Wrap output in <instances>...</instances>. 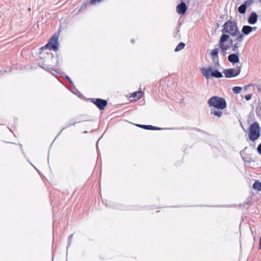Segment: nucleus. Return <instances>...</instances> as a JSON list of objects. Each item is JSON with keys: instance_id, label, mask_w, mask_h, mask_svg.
I'll list each match as a JSON object with an SVG mask.
<instances>
[{"instance_id": "19", "label": "nucleus", "mask_w": 261, "mask_h": 261, "mask_svg": "<svg viewBox=\"0 0 261 261\" xmlns=\"http://www.w3.org/2000/svg\"><path fill=\"white\" fill-rule=\"evenodd\" d=\"M186 46V44L185 43L182 42H179L178 45L176 46V47L174 49L175 52H178L182 49H183Z\"/></svg>"}, {"instance_id": "3", "label": "nucleus", "mask_w": 261, "mask_h": 261, "mask_svg": "<svg viewBox=\"0 0 261 261\" xmlns=\"http://www.w3.org/2000/svg\"><path fill=\"white\" fill-rule=\"evenodd\" d=\"M222 33L230 34L232 37H237L239 34V29L236 20H228L223 25Z\"/></svg>"}, {"instance_id": "56", "label": "nucleus", "mask_w": 261, "mask_h": 261, "mask_svg": "<svg viewBox=\"0 0 261 261\" xmlns=\"http://www.w3.org/2000/svg\"><path fill=\"white\" fill-rule=\"evenodd\" d=\"M252 146H253V147L255 146V144L253 145V144H252Z\"/></svg>"}, {"instance_id": "42", "label": "nucleus", "mask_w": 261, "mask_h": 261, "mask_svg": "<svg viewBox=\"0 0 261 261\" xmlns=\"http://www.w3.org/2000/svg\"><path fill=\"white\" fill-rule=\"evenodd\" d=\"M19 145H20V147H21V148L22 152V153H23L24 152H23V149H22V145H21V144H19Z\"/></svg>"}, {"instance_id": "12", "label": "nucleus", "mask_w": 261, "mask_h": 261, "mask_svg": "<svg viewBox=\"0 0 261 261\" xmlns=\"http://www.w3.org/2000/svg\"><path fill=\"white\" fill-rule=\"evenodd\" d=\"M228 61L232 65L240 62L239 53L238 52L231 53L227 57Z\"/></svg>"}, {"instance_id": "15", "label": "nucleus", "mask_w": 261, "mask_h": 261, "mask_svg": "<svg viewBox=\"0 0 261 261\" xmlns=\"http://www.w3.org/2000/svg\"><path fill=\"white\" fill-rule=\"evenodd\" d=\"M258 20V15L255 11H252L250 13L247 19L248 23L250 25L255 24Z\"/></svg>"}, {"instance_id": "45", "label": "nucleus", "mask_w": 261, "mask_h": 261, "mask_svg": "<svg viewBox=\"0 0 261 261\" xmlns=\"http://www.w3.org/2000/svg\"><path fill=\"white\" fill-rule=\"evenodd\" d=\"M257 90H258V91H261V89H260V88H259V87H258V88H257Z\"/></svg>"}, {"instance_id": "44", "label": "nucleus", "mask_w": 261, "mask_h": 261, "mask_svg": "<svg viewBox=\"0 0 261 261\" xmlns=\"http://www.w3.org/2000/svg\"><path fill=\"white\" fill-rule=\"evenodd\" d=\"M83 133H84V134H87V133H88V132H87V131H86V130H85V131H84V132H83Z\"/></svg>"}, {"instance_id": "41", "label": "nucleus", "mask_w": 261, "mask_h": 261, "mask_svg": "<svg viewBox=\"0 0 261 261\" xmlns=\"http://www.w3.org/2000/svg\"><path fill=\"white\" fill-rule=\"evenodd\" d=\"M10 71V70H7V69H5V70H4V73H7V72H8V71Z\"/></svg>"}, {"instance_id": "20", "label": "nucleus", "mask_w": 261, "mask_h": 261, "mask_svg": "<svg viewBox=\"0 0 261 261\" xmlns=\"http://www.w3.org/2000/svg\"><path fill=\"white\" fill-rule=\"evenodd\" d=\"M238 10L239 13L245 14L246 12L247 8L245 5L242 4L238 7Z\"/></svg>"}, {"instance_id": "55", "label": "nucleus", "mask_w": 261, "mask_h": 261, "mask_svg": "<svg viewBox=\"0 0 261 261\" xmlns=\"http://www.w3.org/2000/svg\"><path fill=\"white\" fill-rule=\"evenodd\" d=\"M252 146H253V147L255 146V144L253 145V144H252Z\"/></svg>"}, {"instance_id": "50", "label": "nucleus", "mask_w": 261, "mask_h": 261, "mask_svg": "<svg viewBox=\"0 0 261 261\" xmlns=\"http://www.w3.org/2000/svg\"><path fill=\"white\" fill-rule=\"evenodd\" d=\"M198 132H203V131L201 130H200V129H197Z\"/></svg>"}, {"instance_id": "29", "label": "nucleus", "mask_w": 261, "mask_h": 261, "mask_svg": "<svg viewBox=\"0 0 261 261\" xmlns=\"http://www.w3.org/2000/svg\"><path fill=\"white\" fill-rule=\"evenodd\" d=\"M250 205V202L248 201H245L242 204H240L239 205V206H243L244 207H245L246 209H247L249 205Z\"/></svg>"}, {"instance_id": "32", "label": "nucleus", "mask_w": 261, "mask_h": 261, "mask_svg": "<svg viewBox=\"0 0 261 261\" xmlns=\"http://www.w3.org/2000/svg\"><path fill=\"white\" fill-rule=\"evenodd\" d=\"M252 95L251 94H247V95H246L245 96H244V98L247 100V101H249L251 99V97H252Z\"/></svg>"}, {"instance_id": "23", "label": "nucleus", "mask_w": 261, "mask_h": 261, "mask_svg": "<svg viewBox=\"0 0 261 261\" xmlns=\"http://www.w3.org/2000/svg\"><path fill=\"white\" fill-rule=\"evenodd\" d=\"M180 26L176 27V31L173 33V36L175 38L179 39L180 38L179 34Z\"/></svg>"}, {"instance_id": "34", "label": "nucleus", "mask_w": 261, "mask_h": 261, "mask_svg": "<svg viewBox=\"0 0 261 261\" xmlns=\"http://www.w3.org/2000/svg\"><path fill=\"white\" fill-rule=\"evenodd\" d=\"M257 151L258 154L261 155V143L259 144L257 147Z\"/></svg>"}, {"instance_id": "13", "label": "nucleus", "mask_w": 261, "mask_h": 261, "mask_svg": "<svg viewBox=\"0 0 261 261\" xmlns=\"http://www.w3.org/2000/svg\"><path fill=\"white\" fill-rule=\"evenodd\" d=\"M45 60L42 62H39L38 63V66L43 69L44 70L48 71L51 73L53 75L56 76L53 73L51 72V71H54L57 73H59L58 69L53 68L50 66V65L45 64Z\"/></svg>"}, {"instance_id": "27", "label": "nucleus", "mask_w": 261, "mask_h": 261, "mask_svg": "<svg viewBox=\"0 0 261 261\" xmlns=\"http://www.w3.org/2000/svg\"><path fill=\"white\" fill-rule=\"evenodd\" d=\"M255 112L256 114V115L258 117L260 118L261 119V106H258L256 107Z\"/></svg>"}, {"instance_id": "17", "label": "nucleus", "mask_w": 261, "mask_h": 261, "mask_svg": "<svg viewBox=\"0 0 261 261\" xmlns=\"http://www.w3.org/2000/svg\"><path fill=\"white\" fill-rule=\"evenodd\" d=\"M222 110H218V109H215L213 111L211 110L210 114H211V115L216 116L218 118H220L222 115V112L221 111Z\"/></svg>"}, {"instance_id": "54", "label": "nucleus", "mask_w": 261, "mask_h": 261, "mask_svg": "<svg viewBox=\"0 0 261 261\" xmlns=\"http://www.w3.org/2000/svg\"><path fill=\"white\" fill-rule=\"evenodd\" d=\"M258 1L261 4V0H258Z\"/></svg>"}, {"instance_id": "22", "label": "nucleus", "mask_w": 261, "mask_h": 261, "mask_svg": "<svg viewBox=\"0 0 261 261\" xmlns=\"http://www.w3.org/2000/svg\"><path fill=\"white\" fill-rule=\"evenodd\" d=\"M73 90H71V89H69L72 93L75 94V95H76L79 97L80 98H82V97L83 96V94L80 92L77 89L75 88V87L74 86V87H73Z\"/></svg>"}, {"instance_id": "40", "label": "nucleus", "mask_w": 261, "mask_h": 261, "mask_svg": "<svg viewBox=\"0 0 261 261\" xmlns=\"http://www.w3.org/2000/svg\"><path fill=\"white\" fill-rule=\"evenodd\" d=\"M130 42L132 43L133 44H134L135 43V40L134 39H132L131 40H130Z\"/></svg>"}, {"instance_id": "38", "label": "nucleus", "mask_w": 261, "mask_h": 261, "mask_svg": "<svg viewBox=\"0 0 261 261\" xmlns=\"http://www.w3.org/2000/svg\"><path fill=\"white\" fill-rule=\"evenodd\" d=\"M251 86V85H246L244 87V89L245 90H247L248 88Z\"/></svg>"}, {"instance_id": "35", "label": "nucleus", "mask_w": 261, "mask_h": 261, "mask_svg": "<svg viewBox=\"0 0 261 261\" xmlns=\"http://www.w3.org/2000/svg\"><path fill=\"white\" fill-rule=\"evenodd\" d=\"M250 31H251V32H252V31H256V30L257 29V28L256 27H251L250 25Z\"/></svg>"}, {"instance_id": "11", "label": "nucleus", "mask_w": 261, "mask_h": 261, "mask_svg": "<svg viewBox=\"0 0 261 261\" xmlns=\"http://www.w3.org/2000/svg\"><path fill=\"white\" fill-rule=\"evenodd\" d=\"M188 9V6L186 5V3L184 1H181V2L177 5L176 6V12L180 15H184Z\"/></svg>"}, {"instance_id": "6", "label": "nucleus", "mask_w": 261, "mask_h": 261, "mask_svg": "<svg viewBox=\"0 0 261 261\" xmlns=\"http://www.w3.org/2000/svg\"><path fill=\"white\" fill-rule=\"evenodd\" d=\"M260 127L257 121L250 125L248 128V137L250 141L254 142L260 136Z\"/></svg>"}, {"instance_id": "4", "label": "nucleus", "mask_w": 261, "mask_h": 261, "mask_svg": "<svg viewBox=\"0 0 261 261\" xmlns=\"http://www.w3.org/2000/svg\"><path fill=\"white\" fill-rule=\"evenodd\" d=\"M207 104L210 108L218 110H224L227 107V102L225 98L218 96H212L208 99Z\"/></svg>"}, {"instance_id": "46", "label": "nucleus", "mask_w": 261, "mask_h": 261, "mask_svg": "<svg viewBox=\"0 0 261 261\" xmlns=\"http://www.w3.org/2000/svg\"><path fill=\"white\" fill-rule=\"evenodd\" d=\"M241 125L242 127V128H243L244 131H245V129H244V127H243V126L242 123H241Z\"/></svg>"}, {"instance_id": "47", "label": "nucleus", "mask_w": 261, "mask_h": 261, "mask_svg": "<svg viewBox=\"0 0 261 261\" xmlns=\"http://www.w3.org/2000/svg\"><path fill=\"white\" fill-rule=\"evenodd\" d=\"M97 142H98V141ZM96 147H97V150H98V142H97V144H96Z\"/></svg>"}, {"instance_id": "21", "label": "nucleus", "mask_w": 261, "mask_h": 261, "mask_svg": "<svg viewBox=\"0 0 261 261\" xmlns=\"http://www.w3.org/2000/svg\"><path fill=\"white\" fill-rule=\"evenodd\" d=\"M241 42H234V44L231 46V47H232V51H234V53L238 52V48L240 47L239 43Z\"/></svg>"}, {"instance_id": "18", "label": "nucleus", "mask_w": 261, "mask_h": 261, "mask_svg": "<svg viewBox=\"0 0 261 261\" xmlns=\"http://www.w3.org/2000/svg\"><path fill=\"white\" fill-rule=\"evenodd\" d=\"M254 190L258 191H261V182L258 180H255L252 185Z\"/></svg>"}, {"instance_id": "43", "label": "nucleus", "mask_w": 261, "mask_h": 261, "mask_svg": "<svg viewBox=\"0 0 261 261\" xmlns=\"http://www.w3.org/2000/svg\"><path fill=\"white\" fill-rule=\"evenodd\" d=\"M31 165L34 167V168L39 172V171L37 170V169L33 165L31 164Z\"/></svg>"}, {"instance_id": "14", "label": "nucleus", "mask_w": 261, "mask_h": 261, "mask_svg": "<svg viewBox=\"0 0 261 261\" xmlns=\"http://www.w3.org/2000/svg\"><path fill=\"white\" fill-rule=\"evenodd\" d=\"M136 126L138 127L146 129V130H160L162 129H166V128H162L151 125H145L140 124H136Z\"/></svg>"}, {"instance_id": "31", "label": "nucleus", "mask_w": 261, "mask_h": 261, "mask_svg": "<svg viewBox=\"0 0 261 261\" xmlns=\"http://www.w3.org/2000/svg\"><path fill=\"white\" fill-rule=\"evenodd\" d=\"M45 61H47V62H48V63H49V60H51V63H50V66H51V67H53H53H58V66H54V65H55V60H54V59H48V60L45 59Z\"/></svg>"}, {"instance_id": "24", "label": "nucleus", "mask_w": 261, "mask_h": 261, "mask_svg": "<svg viewBox=\"0 0 261 261\" xmlns=\"http://www.w3.org/2000/svg\"><path fill=\"white\" fill-rule=\"evenodd\" d=\"M242 90V88L240 86L233 87L232 89V92L234 94H239L241 92Z\"/></svg>"}, {"instance_id": "36", "label": "nucleus", "mask_w": 261, "mask_h": 261, "mask_svg": "<svg viewBox=\"0 0 261 261\" xmlns=\"http://www.w3.org/2000/svg\"><path fill=\"white\" fill-rule=\"evenodd\" d=\"M258 249L261 250V236L259 237V239Z\"/></svg>"}, {"instance_id": "1", "label": "nucleus", "mask_w": 261, "mask_h": 261, "mask_svg": "<svg viewBox=\"0 0 261 261\" xmlns=\"http://www.w3.org/2000/svg\"><path fill=\"white\" fill-rule=\"evenodd\" d=\"M230 34L222 33L218 42V48H214L211 53L212 60L215 68H217L220 65L219 59V50H220V54L225 56L227 54V50L230 49L231 46L234 44L233 43L234 41L230 38Z\"/></svg>"}, {"instance_id": "33", "label": "nucleus", "mask_w": 261, "mask_h": 261, "mask_svg": "<svg viewBox=\"0 0 261 261\" xmlns=\"http://www.w3.org/2000/svg\"><path fill=\"white\" fill-rule=\"evenodd\" d=\"M101 0H90V5H94L96 3H99Z\"/></svg>"}, {"instance_id": "2", "label": "nucleus", "mask_w": 261, "mask_h": 261, "mask_svg": "<svg viewBox=\"0 0 261 261\" xmlns=\"http://www.w3.org/2000/svg\"><path fill=\"white\" fill-rule=\"evenodd\" d=\"M59 36L57 34H55L48 41V42L43 46L40 48L41 52L39 53V58L41 59H54L55 60V66H59V60L58 55L55 56L51 53L46 51L47 49L50 50L57 51L59 47Z\"/></svg>"}, {"instance_id": "51", "label": "nucleus", "mask_w": 261, "mask_h": 261, "mask_svg": "<svg viewBox=\"0 0 261 261\" xmlns=\"http://www.w3.org/2000/svg\"><path fill=\"white\" fill-rule=\"evenodd\" d=\"M68 122H69V123H73V121H70V120Z\"/></svg>"}, {"instance_id": "53", "label": "nucleus", "mask_w": 261, "mask_h": 261, "mask_svg": "<svg viewBox=\"0 0 261 261\" xmlns=\"http://www.w3.org/2000/svg\"><path fill=\"white\" fill-rule=\"evenodd\" d=\"M47 161H48V163H49V155L48 156V158H47Z\"/></svg>"}, {"instance_id": "39", "label": "nucleus", "mask_w": 261, "mask_h": 261, "mask_svg": "<svg viewBox=\"0 0 261 261\" xmlns=\"http://www.w3.org/2000/svg\"><path fill=\"white\" fill-rule=\"evenodd\" d=\"M53 223H54L56 221V216L55 215H53Z\"/></svg>"}, {"instance_id": "57", "label": "nucleus", "mask_w": 261, "mask_h": 261, "mask_svg": "<svg viewBox=\"0 0 261 261\" xmlns=\"http://www.w3.org/2000/svg\"><path fill=\"white\" fill-rule=\"evenodd\" d=\"M252 115L253 117H254V114H253V113H252Z\"/></svg>"}, {"instance_id": "52", "label": "nucleus", "mask_w": 261, "mask_h": 261, "mask_svg": "<svg viewBox=\"0 0 261 261\" xmlns=\"http://www.w3.org/2000/svg\"><path fill=\"white\" fill-rule=\"evenodd\" d=\"M31 9V8H28V11H30Z\"/></svg>"}, {"instance_id": "8", "label": "nucleus", "mask_w": 261, "mask_h": 261, "mask_svg": "<svg viewBox=\"0 0 261 261\" xmlns=\"http://www.w3.org/2000/svg\"><path fill=\"white\" fill-rule=\"evenodd\" d=\"M241 72V66H237L236 68H227L223 70L226 78H232L239 75Z\"/></svg>"}, {"instance_id": "10", "label": "nucleus", "mask_w": 261, "mask_h": 261, "mask_svg": "<svg viewBox=\"0 0 261 261\" xmlns=\"http://www.w3.org/2000/svg\"><path fill=\"white\" fill-rule=\"evenodd\" d=\"M251 33V31H250V25H243L242 28L241 33L239 31L238 36L234 39V42H242L244 40V36L248 35Z\"/></svg>"}, {"instance_id": "5", "label": "nucleus", "mask_w": 261, "mask_h": 261, "mask_svg": "<svg viewBox=\"0 0 261 261\" xmlns=\"http://www.w3.org/2000/svg\"><path fill=\"white\" fill-rule=\"evenodd\" d=\"M200 71L206 80H209L211 77L220 79L223 77L222 73L217 68L214 69V67L212 65L208 67H202L200 68Z\"/></svg>"}, {"instance_id": "16", "label": "nucleus", "mask_w": 261, "mask_h": 261, "mask_svg": "<svg viewBox=\"0 0 261 261\" xmlns=\"http://www.w3.org/2000/svg\"><path fill=\"white\" fill-rule=\"evenodd\" d=\"M143 92L141 91H136L131 94L130 98H134L135 100H139L143 96Z\"/></svg>"}, {"instance_id": "26", "label": "nucleus", "mask_w": 261, "mask_h": 261, "mask_svg": "<svg viewBox=\"0 0 261 261\" xmlns=\"http://www.w3.org/2000/svg\"><path fill=\"white\" fill-rule=\"evenodd\" d=\"M63 77L64 79H65L67 81H68L72 87H74V85L72 81L71 80V79H70V77L69 76H68L67 75H65L64 76H63Z\"/></svg>"}, {"instance_id": "28", "label": "nucleus", "mask_w": 261, "mask_h": 261, "mask_svg": "<svg viewBox=\"0 0 261 261\" xmlns=\"http://www.w3.org/2000/svg\"><path fill=\"white\" fill-rule=\"evenodd\" d=\"M73 233L70 234L69 237H68V243H67V249H68V248L69 247V246L71 245V243H72V237H73Z\"/></svg>"}, {"instance_id": "49", "label": "nucleus", "mask_w": 261, "mask_h": 261, "mask_svg": "<svg viewBox=\"0 0 261 261\" xmlns=\"http://www.w3.org/2000/svg\"><path fill=\"white\" fill-rule=\"evenodd\" d=\"M57 137H57V136H56L54 140L56 139V138H57ZM54 141H55V140L53 141V142H51V144H53V142H54Z\"/></svg>"}, {"instance_id": "37", "label": "nucleus", "mask_w": 261, "mask_h": 261, "mask_svg": "<svg viewBox=\"0 0 261 261\" xmlns=\"http://www.w3.org/2000/svg\"><path fill=\"white\" fill-rule=\"evenodd\" d=\"M86 6H87V4H84L81 6V9H85V8L86 7Z\"/></svg>"}, {"instance_id": "7", "label": "nucleus", "mask_w": 261, "mask_h": 261, "mask_svg": "<svg viewBox=\"0 0 261 261\" xmlns=\"http://www.w3.org/2000/svg\"><path fill=\"white\" fill-rule=\"evenodd\" d=\"M88 118L89 117L87 115H80L75 117L74 118L70 119V121H73V123H69V122L66 123L64 126L61 128L60 132L58 134L57 137H58L59 135H60L62 131L65 129L71 126H74L76 123L89 121V120Z\"/></svg>"}, {"instance_id": "30", "label": "nucleus", "mask_w": 261, "mask_h": 261, "mask_svg": "<svg viewBox=\"0 0 261 261\" xmlns=\"http://www.w3.org/2000/svg\"><path fill=\"white\" fill-rule=\"evenodd\" d=\"M102 202L106 206H112L111 204V202L107 199H102Z\"/></svg>"}, {"instance_id": "9", "label": "nucleus", "mask_w": 261, "mask_h": 261, "mask_svg": "<svg viewBox=\"0 0 261 261\" xmlns=\"http://www.w3.org/2000/svg\"><path fill=\"white\" fill-rule=\"evenodd\" d=\"M88 100L94 104L97 108L101 111L105 110V108L108 105V101L100 98H90Z\"/></svg>"}, {"instance_id": "48", "label": "nucleus", "mask_w": 261, "mask_h": 261, "mask_svg": "<svg viewBox=\"0 0 261 261\" xmlns=\"http://www.w3.org/2000/svg\"><path fill=\"white\" fill-rule=\"evenodd\" d=\"M57 137H57V136H56L54 140L56 139V138H57ZM54 141H55V140L53 141V142H51V144H53V142H54Z\"/></svg>"}, {"instance_id": "25", "label": "nucleus", "mask_w": 261, "mask_h": 261, "mask_svg": "<svg viewBox=\"0 0 261 261\" xmlns=\"http://www.w3.org/2000/svg\"><path fill=\"white\" fill-rule=\"evenodd\" d=\"M254 2V0H246L243 3V5L247 8L249 6L253 4Z\"/></svg>"}]
</instances>
